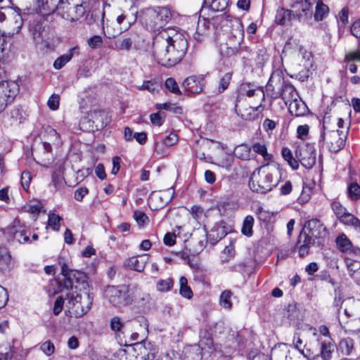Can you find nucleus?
Here are the masks:
<instances>
[{"instance_id":"obj_1","label":"nucleus","mask_w":360,"mask_h":360,"mask_svg":"<svg viewBox=\"0 0 360 360\" xmlns=\"http://www.w3.org/2000/svg\"><path fill=\"white\" fill-rule=\"evenodd\" d=\"M165 40L162 47L155 49L154 56L162 66L171 68L179 63L184 57L188 42L184 36L174 30H168L160 34Z\"/></svg>"},{"instance_id":"obj_2","label":"nucleus","mask_w":360,"mask_h":360,"mask_svg":"<svg viewBox=\"0 0 360 360\" xmlns=\"http://www.w3.org/2000/svg\"><path fill=\"white\" fill-rule=\"evenodd\" d=\"M348 132L349 127L345 126L343 119L326 117L323 120L320 141H323L331 152L337 153L344 148Z\"/></svg>"},{"instance_id":"obj_3","label":"nucleus","mask_w":360,"mask_h":360,"mask_svg":"<svg viewBox=\"0 0 360 360\" xmlns=\"http://www.w3.org/2000/svg\"><path fill=\"white\" fill-rule=\"evenodd\" d=\"M105 296L110 304L118 309L149 299V295L136 285H108L105 289Z\"/></svg>"},{"instance_id":"obj_4","label":"nucleus","mask_w":360,"mask_h":360,"mask_svg":"<svg viewBox=\"0 0 360 360\" xmlns=\"http://www.w3.org/2000/svg\"><path fill=\"white\" fill-rule=\"evenodd\" d=\"M79 292H72L67 295V316L79 318L86 314L91 309L93 297L82 285L77 288Z\"/></svg>"},{"instance_id":"obj_5","label":"nucleus","mask_w":360,"mask_h":360,"mask_svg":"<svg viewBox=\"0 0 360 360\" xmlns=\"http://www.w3.org/2000/svg\"><path fill=\"white\" fill-rule=\"evenodd\" d=\"M278 172L264 167L255 171L249 181L250 188L255 192L266 193L278 184Z\"/></svg>"},{"instance_id":"obj_6","label":"nucleus","mask_w":360,"mask_h":360,"mask_svg":"<svg viewBox=\"0 0 360 360\" xmlns=\"http://www.w3.org/2000/svg\"><path fill=\"white\" fill-rule=\"evenodd\" d=\"M266 87L281 96L286 105L299 97L294 86L285 83L281 72L278 70L271 74Z\"/></svg>"},{"instance_id":"obj_7","label":"nucleus","mask_w":360,"mask_h":360,"mask_svg":"<svg viewBox=\"0 0 360 360\" xmlns=\"http://www.w3.org/2000/svg\"><path fill=\"white\" fill-rule=\"evenodd\" d=\"M171 18V12L166 7L146 9L142 16L143 23L153 31L159 30Z\"/></svg>"},{"instance_id":"obj_8","label":"nucleus","mask_w":360,"mask_h":360,"mask_svg":"<svg viewBox=\"0 0 360 360\" xmlns=\"http://www.w3.org/2000/svg\"><path fill=\"white\" fill-rule=\"evenodd\" d=\"M61 274L63 276V285L66 289H72L75 288L77 289L79 285H82L83 288L88 286L85 282L86 275L76 270L70 269L67 264L62 265Z\"/></svg>"},{"instance_id":"obj_9","label":"nucleus","mask_w":360,"mask_h":360,"mask_svg":"<svg viewBox=\"0 0 360 360\" xmlns=\"http://www.w3.org/2000/svg\"><path fill=\"white\" fill-rule=\"evenodd\" d=\"M18 91V85L14 82H0V114L14 100Z\"/></svg>"},{"instance_id":"obj_10","label":"nucleus","mask_w":360,"mask_h":360,"mask_svg":"<svg viewBox=\"0 0 360 360\" xmlns=\"http://www.w3.org/2000/svg\"><path fill=\"white\" fill-rule=\"evenodd\" d=\"M312 238H324L328 235V229L323 223L317 218H313L304 223L302 230Z\"/></svg>"},{"instance_id":"obj_11","label":"nucleus","mask_w":360,"mask_h":360,"mask_svg":"<svg viewBox=\"0 0 360 360\" xmlns=\"http://www.w3.org/2000/svg\"><path fill=\"white\" fill-rule=\"evenodd\" d=\"M37 12L41 15H48L56 10L60 11L69 6L67 0H37Z\"/></svg>"},{"instance_id":"obj_12","label":"nucleus","mask_w":360,"mask_h":360,"mask_svg":"<svg viewBox=\"0 0 360 360\" xmlns=\"http://www.w3.org/2000/svg\"><path fill=\"white\" fill-rule=\"evenodd\" d=\"M244 29L242 22L240 20H235L231 22L229 44L233 53H236L240 44L243 41Z\"/></svg>"},{"instance_id":"obj_13","label":"nucleus","mask_w":360,"mask_h":360,"mask_svg":"<svg viewBox=\"0 0 360 360\" xmlns=\"http://www.w3.org/2000/svg\"><path fill=\"white\" fill-rule=\"evenodd\" d=\"M134 348L136 360H153L158 352L156 346L148 340L136 342Z\"/></svg>"},{"instance_id":"obj_14","label":"nucleus","mask_w":360,"mask_h":360,"mask_svg":"<svg viewBox=\"0 0 360 360\" xmlns=\"http://www.w3.org/2000/svg\"><path fill=\"white\" fill-rule=\"evenodd\" d=\"M296 157L306 168H311L316 162L314 149L309 145L299 147L296 150Z\"/></svg>"},{"instance_id":"obj_15","label":"nucleus","mask_w":360,"mask_h":360,"mask_svg":"<svg viewBox=\"0 0 360 360\" xmlns=\"http://www.w3.org/2000/svg\"><path fill=\"white\" fill-rule=\"evenodd\" d=\"M311 7L312 5L308 0H297L291 5L290 11L292 12L293 18L301 21L311 15Z\"/></svg>"},{"instance_id":"obj_16","label":"nucleus","mask_w":360,"mask_h":360,"mask_svg":"<svg viewBox=\"0 0 360 360\" xmlns=\"http://www.w3.org/2000/svg\"><path fill=\"white\" fill-rule=\"evenodd\" d=\"M182 86L186 91L193 94H198L202 91L205 86V79L202 75H192L186 77Z\"/></svg>"},{"instance_id":"obj_17","label":"nucleus","mask_w":360,"mask_h":360,"mask_svg":"<svg viewBox=\"0 0 360 360\" xmlns=\"http://www.w3.org/2000/svg\"><path fill=\"white\" fill-rule=\"evenodd\" d=\"M314 243L315 240L311 236L302 231L298 236L295 250L298 252L300 257H304L309 255L310 248Z\"/></svg>"},{"instance_id":"obj_18","label":"nucleus","mask_w":360,"mask_h":360,"mask_svg":"<svg viewBox=\"0 0 360 360\" xmlns=\"http://www.w3.org/2000/svg\"><path fill=\"white\" fill-rule=\"evenodd\" d=\"M316 341L320 345V356L324 360H329L335 351V345L331 338L323 339V337L316 338Z\"/></svg>"},{"instance_id":"obj_19","label":"nucleus","mask_w":360,"mask_h":360,"mask_svg":"<svg viewBox=\"0 0 360 360\" xmlns=\"http://www.w3.org/2000/svg\"><path fill=\"white\" fill-rule=\"evenodd\" d=\"M15 266V262L6 247H0V271H10Z\"/></svg>"},{"instance_id":"obj_20","label":"nucleus","mask_w":360,"mask_h":360,"mask_svg":"<svg viewBox=\"0 0 360 360\" xmlns=\"http://www.w3.org/2000/svg\"><path fill=\"white\" fill-rule=\"evenodd\" d=\"M288 105V110L291 115L296 117L303 116L307 114L308 108L305 103L298 98L291 101Z\"/></svg>"},{"instance_id":"obj_21","label":"nucleus","mask_w":360,"mask_h":360,"mask_svg":"<svg viewBox=\"0 0 360 360\" xmlns=\"http://www.w3.org/2000/svg\"><path fill=\"white\" fill-rule=\"evenodd\" d=\"M345 262L349 276L360 285V262L347 258Z\"/></svg>"},{"instance_id":"obj_22","label":"nucleus","mask_w":360,"mask_h":360,"mask_svg":"<svg viewBox=\"0 0 360 360\" xmlns=\"http://www.w3.org/2000/svg\"><path fill=\"white\" fill-rule=\"evenodd\" d=\"M146 255L141 257H131L127 259L125 264L131 269L139 272L143 271L146 264Z\"/></svg>"},{"instance_id":"obj_23","label":"nucleus","mask_w":360,"mask_h":360,"mask_svg":"<svg viewBox=\"0 0 360 360\" xmlns=\"http://www.w3.org/2000/svg\"><path fill=\"white\" fill-rule=\"evenodd\" d=\"M74 54H79V48L75 46L69 50V51L63 56L58 57L53 63V67L56 70L61 69L73 57Z\"/></svg>"},{"instance_id":"obj_24","label":"nucleus","mask_w":360,"mask_h":360,"mask_svg":"<svg viewBox=\"0 0 360 360\" xmlns=\"http://www.w3.org/2000/svg\"><path fill=\"white\" fill-rule=\"evenodd\" d=\"M250 148L254 153L260 155L264 160L269 161L272 158V155L267 151L266 143L264 141L253 143Z\"/></svg>"},{"instance_id":"obj_25","label":"nucleus","mask_w":360,"mask_h":360,"mask_svg":"<svg viewBox=\"0 0 360 360\" xmlns=\"http://www.w3.org/2000/svg\"><path fill=\"white\" fill-rule=\"evenodd\" d=\"M75 14H72L70 11L67 13H62L61 15L63 18L69 20L70 21H75L79 18L82 17L86 12V3L82 2L81 4H77L75 7Z\"/></svg>"},{"instance_id":"obj_26","label":"nucleus","mask_w":360,"mask_h":360,"mask_svg":"<svg viewBox=\"0 0 360 360\" xmlns=\"http://www.w3.org/2000/svg\"><path fill=\"white\" fill-rule=\"evenodd\" d=\"M233 292L230 290H224L221 292L219 298V306L226 310H231L233 307L231 297Z\"/></svg>"},{"instance_id":"obj_27","label":"nucleus","mask_w":360,"mask_h":360,"mask_svg":"<svg viewBox=\"0 0 360 360\" xmlns=\"http://www.w3.org/2000/svg\"><path fill=\"white\" fill-rule=\"evenodd\" d=\"M292 18H294L290 10L281 8L277 11L275 20L278 24L284 25L288 24Z\"/></svg>"},{"instance_id":"obj_28","label":"nucleus","mask_w":360,"mask_h":360,"mask_svg":"<svg viewBox=\"0 0 360 360\" xmlns=\"http://www.w3.org/2000/svg\"><path fill=\"white\" fill-rule=\"evenodd\" d=\"M63 218L53 212L48 214V221L46 229L51 228L53 231H59L60 229Z\"/></svg>"},{"instance_id":"obj_29","label":"nucleus","mask_w":360,"mask_h":360,"mask_svg":"<svg viewBox=\"0 0 360 360\" xmlns=\"http://www.w3.org/2000/svg\"><path fill=\"white\" fill-rule=\"evenodd\" d=\"M115 356L119 360H136L134 345L127 347L126 349H120L117 351Z\"/></svg>"},{"instance_id":"obj_30","label":"nucleus","mask_w":360,"mask_h":360,"mask_svg":"<svg viewBox=\"0 0 360 360\" xmlns=\"http://www.w3.org/2000/svg\"><path fill=\"white\" fill-rule=\"evenodd\" d=\"M179 293L188 300H191L193 296V291L188 285V280L185 276H181L179 278Z\"/></svg>"},{"instance_id":"obj_31","label":"nucleus","mask_w":360,"mask_h":360,"mask_svg":"<svg viewBox=\"0 0 360 360\" xmlns=\"http://www.w3.org/2000/svg\"><path fill=\"white\" fill-rule=\"evenodd\" d=\"M336 244L341 252H351L352 244L345 234L342 233L336 238Z\"/></svg>"},{"instance_id":"obj_32","label":"nucleus","mask_w":360,"mask_h":360,"mask_svg":"<svg viewBox=\"0 0 360 360\" xmlns=\"http://www.w3.org/2000/svg\"><path fill=\"white\" fill-rule=\"evenodd\" d=\"M255 219L252 216L248 215L245 217L243 226L241 228V233L247 236L251 237L253 234L252 227L254 225Z\"/></svg>"},{"instance_id":"obj_33","label":"nucleus","mask_w":360,"mask_h":360,"mask_svg":"<svg viewBox=\"0 0 360 360\" xmlns=\"http://www.w3.org/2000/svg\"><path fill=\"white\" fill-rule=\"evenodd\" d=\"M233 72H227L224 73L219 79V84L217 88V91L219 94L223 93L226 90L230 84L232 79Z\"/></svg>"},{"instance_id":"obj_34","label":"nucleus","mask_w":360,"mask_h":360,"mask_svg":"<svg viewBox=\"0 0 360 360\" xmlns=\"http://www.w3.org/2000/svg\"><path fill=\"white\" fill-rule=\"evenodd\" d=\"M251 151L250 147L247 144H240L237 146L234 149V155L236 158L241 160H248L250 158Z\"/></svg>"},{"instance_id":"obj_35","label":"nucleus","mask_w":360,"mask_h":360,"mask_svg":"<svg viewBox=\"0 0 360 360\" xmlns=\"http://www.w3.org/2000/svg\"><path fill=\"white\" fill-rule=\"evenodd\" d=\"M329 8L327 5L324 4L321 1L316 2L314 13V19L316 21L322 20L326 15L328 14Z\"/></svg>"},{"instance_id":"obj_36","label":"nucleus","mask_w":360,"mask_h":360,"mask_svg":"<svg viewBox=\"0 0 360 360\" xmlns=\"http://www.w3.org/2000/svg\"><path fill=\"white\" fill-rule=\"evenodd\" d=\"M339 220L344 224L360 229V220L353 214L346 212Z\"/></svg>"},{"instance_id":"obj_37","label":"nucleus","mask_w":360,"mask_h":360,"mask_svg":"<svg viewBox=\"0 0 360 360\" xmlns=\"http://www.w3.org/2000/svg\"><path fill=\"white\" fill-rule=\"evenodd\" d=\"M339 348L344 354H350L354 349L353 340L350 338L342 339L339 342Z\"/></svg>"},{"instance_id":"obj_38","label":"nucleus","mask_w":360,"mask_h":360,"mask_svg":"<svg viewBox=\"0 0 360 360\" xmlns=\"http://www.w3.org/2000/svg\"><path fill=\"white\" fill-rule=\"evenodd\" d=\"M283 159L287 161L289 165L294 169L299 167L298 161L292 156V152L288 148H283L281 151Z\"/></svg>"},{"instance_id":"obj_39","label":"nucleus","mask_w":360,"mask_h":360,"mask_svg":"<svg viewBox=\"0 0 360 360\" xmlns=\"http://www.w3.org/2000/svg\"><path fill=\"white\" fill-rule=\"evenodd\" d=\"M347 193L352 200L360 199V186L357 183L350 184L347 188Z\"/></svg>"},{"instance_id":"obj_40","label":"nucleus","mask_w":360,"mask_h":360,"mask_svg":"<svg viewBox=\"0 0 360 360\" xmlns=\"http://www.w3.org/2000/svg\"><path fill=\"white\" fill-rule=\"evenodd\" d=\"M174 281L172 278L161 279L156 284L157 290L160 292L169 291L173 286Z\"/></svg>"},{"instance_id":"obj_41","label":"nucleus","mask_w":360,"mask_h":360,"mask_svg":"<svg viewBox=\"0 0 360 360\" xmlns=\"http://www.w3.org/2000/svg\"><path fill=\"white\" fill-rule=\"evenodd\" d=\"M165 84L166 88L171 93L176 94V95L181 94V91L179 88V85L174 78H172V77L167 78L165 81Z\"/></svg>"},{"instance_id":"obj_42","label":"nucleus","mask_w":360,"mask_h":360,"mask_svg":"<svg viewBox=\"0 0 360 360\" xmlns=\"http://www.w3.org/2000/svg\"><path fill=\"white\" fill-rule=\"evenodd\" d=\"M159 85L157 82H155L153 80H147L145 81L142 85L137 86L136 88L139 90H147L150 93L155 92L156 90H158Z\"/></svg>"},{"instance_id":"obj_43","label":"nucleus","mask_w":360,"mask_h":360,"mask_svg":"<svg viewBox=\"0 0 360 360\" xmlns=\"http://www.w3.org/2000/svg\"><path fill=\"white\" fill-rule=\"evenodd\" d=\"M52 184L56 190H60L64 186V178L59 172H54L52 174Z\"/></svg>"},{"instance_id":"obj_44","label":"nucleus","mask_w":360,"mask_h":360,"mask_svg":"<svg viewBox=\"0 0 360 360\" xmlns=\"http://www.w3.org/2000/svg\"><path fill=\"white\" fill-rule=\"evenodd\" d=\"M133 41L130 38H124L122 40L117 41L115 43V49L129 51L131 48Z\"/></svg>"},{"instance_id":"obj_45","label":"nucleus","mask_w":360,"mask_h":360,"mask_svg":"<svg viewBox=\"0 0 360 360\" xmlns=\"http://www.w3.org/2000/svg\"><path fill=\"white\" fill-rule=\"evenodd\" d=\"M117 22L120 25L123 24L120 29V32H122L123 31L127 30L131 27L134 21L129 20L126 15L121 14L117 16Z\"/></svg>"},{"instance_id":"obj_46","label":"nucleus","mask_w":360,"mask_h":360,"mask_svg":"<svg viewBox=\"0 0 360 360\" xmlns=\"http://www.w3.org/2000/svg\"><path fill=\"white\" fill-rule=\"evenodd\" d=\"M40 349L46 356H51L55 352V346L51 340H47L40 345Z\"/></svg>"},{"instance_id":"obj_47","label":"nucleus","mask_w":360,"mask_h":360,"mask_svg":"<svg viewBox=\"0 0 360 360\" xmlns=\"http://www.w3.org/2000/svg\"><path fill=\"white\" fill-rule=\"evenodd\" d=\"M269 58V55L266 53V50H259L255 59L258 68H262L264 64L267 63Z\"/></svg>"},{"instance_id":"obj_48","label":"nucleus","mask_w":360,"mask_h":360,"mask_svg":"<svg viewBox=\"0 0 360 360\" xmlns=\"http://www.w3.org/2000/svg\"><path fill=\"white\" fill-rule=\"evenodd\" d=\"M133 217L140 226H144L148 220V216L141 210L134 211Z\"/></svg>"},{"instance_id":"obj_49","label":"nucleus","mask_w":360,"mask_h":360,"mask_svg":"<svg viewBox=\"0 0 360 360\" xmlns=\"http://www.w3.org/2000/svg\"><path fill=\"white\" fill-rule=\"evenodd\" d=\"M331 208L338 219H340L343 217L344 214L347 212V210L344 207L340 202H333L331 203Z\"/></svg>"},{"instance_id":"obj_50","label":"nucleus","mask_w":360,"mask_h":360,"mask_svg":"<svg viewBox=\"0 0 360 360\" xmlns=\"http://www.w3.org/2000/svg\"><path fill=\"white\" fill-rule=\"evenodd\" d=\"M59 103L60 96L56 94H52L47 101L48 107L52 110H58L59 108Z\"/></svg>"},{"instance_id":"obj_51","label":"nucleus","mask_w":360,"mask_h":360,"mask_svg":"<svg viewBox=\"0 0 360 360\" xmlns=\"http://www.w3.org/2000/svg\"><path fill=\"white\" fill-rule=\"evenodd\" d=\"M110 326L113 331L119 332L121 331L123 328L124 323L119 316H114L110 321Z\"/></svg>"},{"instance_id":"obj_52","label":"nucleus","mask_w":360,"mask_h":360,"mask_svg":"<svg viewBox=\"0 0 360 360\" xmlns=\"http://www.w3.org/2000/svg\"><path fill=\"white\" fill-rule=\"evenodd\" d=\"M255 214L258 219L264 222L268 221L270 219L269 213L261 206H258L255 210Z\"/></svg>"},{"instance_id":"obj_53","label":"nucleus","mask_w":360,"mask_h":360,"mask_svg":"<svg viewBox=\"0 0 360 360\" xmlns=\"http://www.w3.org/2000/svg\"><path fill=\"white\" fill-rule=\"evenodd\" d=\"M103 43V39L101 36L94 35L92 37H90L87 40V44L91 49H96L101 46Z\"/></svg>"},{"instance_id":"obj_54","label":"nucleus","mask_w":360,"mask_h":360,"mask_svg":"<svg viewBox=\"0 0 360 360\" xmlns=\"http://www.w3.org/2000/svg\"><path fill=\"white\" fill-rule=\"evenodd\" d=\"M32 179L31 174L27 171L22 172L21 174V184L25 191H27Z\"/></svg>"},{"instance_id":"obj_55","label":"nucleus","mask_w":360,"mask_h":360,"mask_svg":"<svg viewBox=\"0 0 360 360\" xmlns=\"http://www.w3.org/2000/svg\"><path fill=\"white\" fill-rule=\"evenodd\" d=\"M309 127L307 124L298 126L297 129V136L300 139H305L309 134Z\"/></svg>"},{"instance_id":"obj_56","label":"nucleus","mask_w":360,"mask_h":360,"mask_svg":"<svg viewBox=\"0 0 360 360\" xmlns=\"http://www.w3.org/2000/svg\"><path fill=\"white\" fill-rule=\"evenodd\" d=\"M302 63L304 70H306L308 72L312 66V60L310 53L305 52L302 55Z\"/></svg>"},{"instance_id":"obj_57","label":"nucleus","mask_w":360,"mask_h":360,"mask_svg":"<svg viewBox=\"0 0 360 360\" xmlns=\"http://www.w3.org/2000/svg\"><path fill=\"white\" fill-rule=\"evenodd\" d=\"M302 345V340L300 337L297 338L296 342H295V347L305 357L310 358L311 353L309 350L307 349L305 352L304 349H301Z\"/></svg>"},{"instance_id":"obj_58","label":"nucleus","mask_w":360,"mask_h":360,"mask_svg":"<svg viewBox=\"0 0 360 360\" xmlns=\"http://www.w3.org/2000/svg\"><path fill=\"white\" fill-rule=\"evenodd\" d=\"M64 300L62 296H59L56 298L55 303H54V307H53V314L55 315H58L63 307Z\"/></svg>"},{"instance_id":"obj_59","label":"nucleus","mask_w":360,"mask_h":360,"mask_svg":"<svg viewBox=\"0 0 360 360\" xmlns=\"http://www.w3.org/2000/svg\"><path fill=\"white\" fill-rule=\"evenodd\" d=\"M360 61V50L352 51L347 53L345 56V61Z\"/></svg>"},{"instance_id":"obj_60","label":"nucleus","mask_w":360,"mask_h":360,"mask_svg":"<svg viewBox=\"0 0 360 360\" xmlns=\"http://www.w3.org/2000/svg\"><path fill=\"white\" fill-rule=\"evenodd\" d=\"M89 191L86 188L81 187L75 191L74 198L77 201H82L84 197L88 193Z\"/></svg>"},{"instance_id":"obj_61","label":"nucleus","mask_w":360,"mask_h":360,"mask_svg":"<svg viewBox=\"0 0 360 360\" xmlns=\"http://www.w3.org/2000/svg\"><path fill=\"white\" fill-rule=\"evenodd\" d=\"M178 141V136L176 134L171 133L169 134L163 141V144L165 146H172Z\"/></svg>"},{"instance_id":"obj_62","label":"nucleus","mask_w":360,"mask_h":360,"mask_svg":"<svg viewBox=\"0 0 360 360\" xmlns=\"http://www.w3.org/2000/svg\"><path fill=\"white\" fill-rule=\"evenodd\" d=\"M112 169L111 174L115 175L118 173L120 169L121 158L119 156H115L112 159Z\"/></svg>"},{"instance_id":"obj_63","label":"nucleus","mask_w":360,"mask_h":360,"mask_svg":"<svg viewBox=\"0 0 360 360\" xmlns=\"http://www.w3.org/2000/svg\"><path fill=\"white\" fill-rule=\"evenodd\" d=\"M350 31L354 37L360 38V19L352 23L350 27Z\"/></svg>"},{"instance_id":"obj_64","label":"nucleus","mask_w":360,"mask_h":360,"mask_svg":"<svg viewBox=\"0 0 360 360\" xmlns=\"http://www.w3.org/2000/svg\"><path fill=\"white\" fill-rule=\"evenodd\" d=\"M164 243L169 246H172L176 243V236L172 233H167L164 237Z\"/></svg>"}]
</instances>
